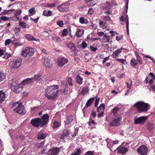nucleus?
Instances as JSON below:
<instances>
[{"instance_id":"f257e3e1","label":"nucleus","mask_w":155,"mask_h":155,"mask_svg":"<svg viewBox=\"0 0 155 155\" xmlns=\"http://www.w3.org/2000/svg\"><path fill=\"white\" fill-rule=\"evenodd\" d=\"M59 87L57 85L51 86L47 87L45 90V95L48 99L54 100L58 96Z\"/></svg>"},{"instance_id":"f03ea898","label":"nucleus","mask_w":155,"mask_h":155,"mask_svg":"<svg viewBox=\"0 0 155 155\" xmlns=\"http://www.w3.org/2000/svg\"><path fill=\"white\" fill-rule=\"evenodd\" d=\"M12 108L15 112L21 115H23L25 113V109L21 103H15L12 104Z\"/></svg>"},{"instance_id":"7ed1b4c3","label":"nucleus","mask_w":155,"mask_h":155,"mask_svg":"<svg viewBox=\"0 0 155 155\" xmlns=\"http://www.w3.org/2000/svg\"><path fill=\"white\" fill-rule=\"evenodd\" d=\"M135 107L137 111L140 112H146L148 110L149 105L142 101L136 102L133 106Z\"/></svg>"},{"instance_id":"20e7f679","label":"nucleus","mask_w":155,"mask_h":155,"mask_svg":"<svg viewBox=\"0 0 155 155\" xmlns=\"http://www.w3.org/2000/svg\"><path fill=\"white\" fill-rule=\"evenodd\" d=\"M35 51L33 48L26 47L22 52L21 55L25 58H29L34 55Z\"/></svg>"},{"instance_id":"39448f33","label":"nucleus","mask_w":155,"mask_h":155,"mask_svg":"<svg viewBox=\"0 0 155 155\" xmlns=\"http://www.w3.org/2000/svg\"><path fill=\"white\" fill-rule=\"evenodd\" d=\"M22 60L20 58H15L10 62V65L12 69L17 68L21 65Z\"/></svg>"},{"instance_id":"423d86ee","label":"nucleus","mask_w":155,"mask_h":155,"mask_svg":"<svg viewBox=\"0 0 155 155\" xmlns=\"http://www.w3.org/2000/svg\"><path fill=\"white\" fill-rule=\"evenodd\" d=\"M50 117L47 114H45L41 117V127H43L45 126H46L49 122Z\"/></svg>"},{"instance_id":"0eeeda50","label":"nucleus","mask_w":155,"mask_h":155,"mask_svg":"<svg viewBox=\"0 0 155 155\" xmlns=\"http://www.w3.org/2000/svg\"><path fill=\"white\" fill-rule=\"evenodd\" d=\"M137 151L141 155H147L148 149L145 145H143L137 149Z\"/></svg>"},{"instance_id":"6e6552de","label":"nucleus","mask_w":155,"mask_h":155,"mask_svg":"<svg viewBox=\"0 0 155 155\" xmlns=\"http://www.w3.org/2000/svg\"><path fill=\"white\" fill-rule=\"evenodd\" d=\"M145 116H141L138 117H135L134 118V124H143L147 120Z\"/></svg>"},{"instance_id":"1a4fd4ad","label":"nucleus","mask_w":155,"mask_h":155,"mask_svg":"<svg viewBox=\"0 0 155 155\" xmlns=\"http://www.w3.org/2000/svg\"><path fill=\"white\" fill-rule=\"evenodd\" d=\"M31 123L34 127H38L40 126L41 127V119L39 117L33 119L31 120Z\"/></svg>"},{"instance_id":"9d476101","label":"nucleus","mask_w":155,"mask_h":155,"mask_svg":"<svg viewBox=\"0 0 155 155\" xmlns=\"http://www.w3.org/2000/svg\"><path fill=\"white\" fill-rule=\"evenodd\" d=\"M121 119V117L120 116L115 117L112 121L110 123L109 126L113 127L119 125L120 124V121Z\"/></svg>"},{"instance_id":"9b49d317","label":"nucleus","mask_w":155,"mask_h":155,"mask_svg":"<svg viewBox=\"0 0 155 155\" xmlns=\"http://www.w3.org/2000/svg\"><path fill=\"white\" fill-rule=\"evenodd\" d=\"M68 61V59L65 58H59L58 59V65L60 67H62Z\"/></svg>"},{"instance_id":"f8f14e48","label":"nucleus","mask_w":155,"mask_h":155,"mask_svg":"<svg viewBox=\"0 0 155 155\" xmlns=\"http://www.w3.org/2000/svg\"><path fill=\"white\" fill-rule=\"evenodd\" d=\"M60 151V149L57 147H54L48 152V155H58Z\"/></svg>"},{"instance_id":"ddd939ff","label":"nucleus","mask_w":155,"mask_h":155,"mask_svg":"<svg viewBox=\"0 0 155 155\" xmlns=\"http://www.w3.org/2000/svg\"><path fill=\"white\" fill-rule=\"evenodd\" d=\"M43 63L46 67L48 68L51 67L52 65V62L47 58H44Z\"/></svg>"},{"instance_id":"4468645a","label":"nucleus","mask_w":155,"mask_h":155,"mask_svg":"<svg viewBox=\"0 0 155 155\" xmlns=\"http://www.w3.org/2000/svg\"><path fill=\"white\" fill-rule=\"evenodd\" d=\"M66 4H63L58 7V10L60 12L68 11L69 10V8L65 6Z\"/></svg>"},{"instance_id":"2eb2a0df","label":"nucleus","mask_w":155,"mask_h":155,"mask_svg":"<svg viewBox=\"0 0 155 155\" xmlns=\"http://www.w3.org/2000/svg\"><path fill=\"white\" fill-rule=\"evenodd\" d=\"M70 134V130H68L67 129H65L64 130L62 134H61V138L62 139H65L68 135Z\"/></svg>"},{"instance_id":"dca6fc26","label":"nucleus","mask_w":155,"mask_h":155,"mask_svg":"<svg viewBox=\"0 0 155 155\" xmlns=\"http://www.w3.org/2000/svg\"><path fill=\"white\" fill-rule=\"evenodd\" d=\"M117 149L118 153L122 154H124L128 151V149L127 147H121L119 148L118 147Z\"/></svg>"},{"instance_id":"f3484780","label":"nucleus","mask_w":155,"mask_h":155,"mask_svg":"<svg viewBox=\"0 0 155 155\" xmlns=\"http://www.w3.org/2000/svg\"><path fill=\"white\" fill-rule=\"evenodd\" d=\"M124 49L123 48H120L117 49L115 51L113 52L112 55V57L113 58H116L118 54L121 52L122 50Z\"/></svg>"},{"instance_id":"a211bd4d","label":"nucleus","mask_w":155,"mask_h":155,"mask_svg":"<svg viewBox=\"0 0 155 155\" xmlns=\"http://www.w3.org/2000/svg\"><path fill=\"white\" fill-rule=\"evenodd\" d=\"M25 37L30 41H37L39 40V39L36 40V39L32 35L29 34H26L24 35Z\"/></svg>"},{"instance_id":"6ab92c4d","label":"nucleus","mask_w":155,"mask_h":155,"mask_svg":"<svg viewBox=\"0 0 155 155\" xmlns=\"http://www.w3.org/2000/svg\"><path fill=\"white\" fill-rule=\"evenodd\" d=\"M47 134L43 133L42 131L40 132L38 134V138L39 139H43L47 136Z\"/></svg>"},{"instance_id":"aec40b11","label":"nucleus","mask_w":155,"mask_h":155,"mask_svg":"<svg viewBox=\"0 0 155 155\" xmlns=\"http://www.w3.org/2000/svg\"><path fill=\"white\" fill-rule=\"evenodd\" d=\"M5 94L2 91H0V104L2 103L5 100Z\"/></svg>"},{"instance_id":"412c9836","label":"nucleus","mask_w":155,"mask_h":155,"mask_svg":"<svg viewBox=\"0 0 155 155\" xmlns=\"http://www.w3.org/2000/svg\"><path fill=\"white\" fill-rule=\"evenodd\" d=\"M84 30L81 29H78L75 35L77 37H80L83 34Z\"/></svg>"},{"instance_id":"4be33fe9","label":"nucleus","mask_w":155,"mask_h":155,"mask_svg":"<svg viewBox=\"0 0 155 155\" xmlns=\"http://www.w3.org/2000/svg\"><path fill=\"white\" fill-rule=\"evenodd\" d=\"M110 36L109 35H107L105 34L102 38L101 41L104 42H109L110 41Z\"/></svg>"},{"instance_id":"5701e85b","label":"nucleus","mask_w":155,"mask_h":155,"mask_svg":"<svg viewBox=\"0 0 155 155\" xmlns=\"http://www.w3.org/2000/svg\"><path fill=\"white\" fill-rule=\"evenodd\" d=\"M106 141L107 143V146L108 148L111 151V148L113 147V141L110 139L107 138L106 140Z\"/></svg>"},{"instance_id":"b1692460","label":"nucleus","mask_w":155,"mask_h":155,"mask_svg":"<svg viewBox=\"0 0 155 155\" xmlns=\"http://www.w3.org/2000/svg\"><path fill=\"white\" fill-rule=\"evenodd\" d=\"M89 91V88L88 86H84L82 88V90L81 91V94L84 95L87 93Z\"/></svg>"},{"instance_id":"393cba45","label":"nucleus","mask_w":155,"mask_h":155,"mask_svg":"<svg viewBox=\"0 0 155 155\" xmlns=\"http://www.w3.org/2000/svg\"><path fill=\"white\" fill-rule=\"evenodd\" d=\"M95 99L94 98H91L89 99L85 105V107H89L91 105V104L93 102Z\"/></svg>"},{"instance_id":"a878e982","label":"nucleus","mask_w":155,"mask_h":155,"mask_svg":"<svg viewBox=\"0 0 155 155\" xmlns=\"http://www.w3.org/2000/svg\"><path fill=\"white\" fill-rule=\"evenodd\" d=\"M147 126V130L150 131H151L155 128V125L151 123H148Z\"/></svg>"},{"instance_id":"bb28decb","label":"nucleus","mask_w":155,"mask_h":155,"mask_svg":"<svg viewBox=\"0 0 155 155\" xmlns=\"http://www.w3.org/2000/svg\"><path fill=\"white\" fill-rule=\"evenodd\" d=\"M67 120L65 121L66 124H70L73 120V116L71 115L68 116L67 117Z\"/></svg>"},{"instance_id":"cd10ccee","label":"nucleus","mask_w":155,"mask_h":155,"mask_svg":"<svg viewBox=\"0 0 155 155\" xmlns=\"http://www.w3.org/2000/svg\"><path fill=\"white\" fill-rule=\"evenodd\" d=\"M76 82L79 85H81L82 83L83 78L79 75L76 77Z\"/></svg>"},{"instance_id":"c85d7f7f","label":"nucleus","mask_w":155,"mask_h":155,"mask_svg":"<svg viewBox=\"0 0 155 155\" xmlns=\"http://www.w3.org/2000/svg\"><path fill=\"white\" fill-rule=\"evenodd\" d=\"M68 47L70 48L72 51H74L75 50L76 48L75 46L71 42H69L67 44Z\"/></svg>"},{"instance_id":"c756f323","label":"nucleus","mask_w":155,"mask_h":155,"mask_svg":"<svg viewBox=\"0 0 155 155\" xmlns=\"http://www.w3.org/2000/svg\"><path fill=\"white\" fill-rule=\"evenodd\" d=\"M33 78H28L24 80L23 81V83H25L26 84H30L34 82Z\"/></svg>"},{"instance_id":"7c9ffc66","label":"nucleus","mask_w":155,"mask_h":155,"mask_svg":"<svg viewBox=\"0 0 155 155\" xmlns=\"http://www.w3.org/2000/svg\"><path fill=\"white\" fill-rule=\"evenodd\" d=\"M137 64L138 63L135 59L134 58L131 59L130 61V64L132 67L135 68V67Z\"/></svg>"},{"instance_id":"2f4dec72","label":"nucleus","mask_w":155,"mask_h":155,"mask_svg":"<svg viewBox=\"0 0 155 155\" xmlns=\"http://www.w3.org/2000/svg\"><path fill=\"white\" fill-rule=\"evenodd\" d=\"M61 123L58 121H55L53 123L52 127L54 129H56L61 125Z\"/></svg>"},{"instance_id":"473e14b6","label":"nucleus","mask_w":155,"mask_h":155,"mask_svg":"<svg viewBox=\"0 0 155 155\" xmlns=\"http://www.w3.org/2000/svg\"><path fill=\"white\" fill-rule=\"evenodd\" d=\"M79 22L81 24H87L88 23V20L87 19L84 18L83 17H81L79 19Z\"/></svg>"},{"instance_id":"72a5a7b5","label":"nucleus","mask_w":155,"mask_h":155,"mask_svg":"<svg viewBox=\"0 0 155 155\" xmlns=\"http://www.w3.org/2000/svg\"><path fill=\"white\" fill-rule=\"evenodd\" d=\"M105 108V104H101L99 107H97V112L101 111H104Z\"/></svg>"},{"instance_id":"f704fd0d","label":"nucleus","mask_w":155,"mask_h":155,"mask_svg":"<svg viewBox=\"0 0 155 155\" xmlns=\"http://www.w3.org/2000/svg\"><path fill=\"white\" fill-rule=\"evenodd\" d=\"M42 75H35L33 78L34 81H40L42 79Z\"/></svg>"},{"instance_id":"c9c22d12","label":"nucleus","mask_w":155,"mask_h":155,"mask_svg":"<svg viewBox=\"0 0 155 155\" xmlns=\"http://www.w3.org/2000/svg\"><path fill=\"white\" fill-rule=\"evenodd\" d=\"M19 25L21 27L23 28H25L26 27V24L24 21H19L18 23Z\"/></svg>"},{"instance_id":"e433bc0d","label":"nucleus","mask_w":155,"mask_h":155,"mask_svg":"<svg viewBox=\"0 0 155 155\" xmlns=\"http://www.w3.org/2000/svg\"><path fill=\"white\" fill-rule=\"evenodd\" d=\"M87 5L89 7L95 5L96 3L95 2L93 1V0H90L88 2H86Z\"/></svg>"},{"instance_id":"4c0bfd02","label":"nucleus","mask_w":155,"mask_h":155,"mask_svg":"<svg viewBox=\"0 0 155 155\" xmlns=\"http://www.w3.org/2000/svg\"><path fill=\"white\" fill-rule=\"evenodd\" d=\"M135 54L137 57V61L141 65L142 64V58L140 57L138 54Z\"/></svg>"},{"instance_id":"58836bf2","label":"nucleus","mask_w":155,"mask_h":155,"mask_svg":"<svg viewBox=\"0 0 155 155\" xmlns=\"http://www.w3.org/2000/svg\"><path fill=\"white\" fill-rule=\"evenodd\" d=\"M116 61H119L124 64H127V62H126L125 59L117 58L116 59Z\"/></svg>"},{"instance_id":"ea45409f","label":"nucleus","mask_w":155,"mask_h":155,"mask_svg":"<svg viewBox=\"0 0 155 155\" xmlns=\"http://www.w3.org/2000/svg\"><path fill=\"white\" fill-rule=\"evenodd\" d=\"M13 43L15 44V47H18L21 45V44L17 40L13 41Z\"/></svg>"},{"instance_id":"a19ab883","label":"nucleus","mask_w":155,"mask_h":155,"mask_svg":"<svg viewBox=\"0 0 155 155\" xmlns=\"http://www.w3.org/2000/svg\"><path fill=\"white\" fill-rule=\"evenodd\" d=\"M21 27L19 26H17L14 29V31L15 33H17L20 31Z\"/></svg>"},{"instance_id":"79ce46f5","label":"nucleus","mask_w":155,"mask_h":155,"mask_svg":"<svg viewBox=\"0 0 155 155\" xmlns=\"http://www.w3.org/2000/svg\"><path fill=\"white\" fill-rule=\"evenodd\" d=\"M81 153V151L80 148L77 149L75 152H74L71 155H80Z\"/></svg>"},{"instance_id":"37998d69","label":"nucleus","mask_w":155,"mask_h":155,"mask_svg":"<svg viewBox=\"0 0 155 155\" xmlns=\"http://www.w3.org/2000/svg\"><path fill=\"white\" fill-rule=\"evenodd\" d=\"M45 10L43 11V15L45 16H51L52 14V12L50 10L48 11V12H47V14H46V15H45Z\"/></svg>"},{"instance_id":"c03bdc74","label":"nucleus","mask_w":155,"mask_h":155,"mask_svg":"<svg viewBox=\"0 0 155 155\" xmlns=\"http://www.w3.org/2000/svg\"><path fill=\"white\" fill-rule=\"evenodd\" d=\"M0 19L1 20L4 21H7L10 20L11 18L5 16H3L0 17Z\"/></svg>"},{"instance_id":"a18cd8bd","label":"nucleus","mask_w":155,"mask_h":155,"mask_svg":"<svg viewBox=\"0 0 155 155\" xmlns=\"http://www.w3.org/2000/svg\"><path fill=\"white\" fill-rule=\"evenodd\" d=\"M12 86L14 88V91L16 93H18L19 92V91H18V89L19 88L18 86L17 85V86H15L13 84V83L12 84Z\"/></svg>"},{"instance_id":"49530a36","label":"nucleus","mask_w":155,"mask_h":155,"mask_svg":"<svg viewBox=\"0 0 155 155\" xmlns=\"http://www.w3.org/2000/svg\"><path fill=\"white\" fill-rule=\"evenodd\" d=\"M5 78V76L4 74L2 72H0V81H1L4 80Z\"/></svg>"},{"instance_id":"de8ad7c7","label":"nucleus","mask_w":155,"mask_h":155,"mask_svg":"<svg viewBox=\"0 0 155 155\" xmlns=\"http://www.w3.org/2000/svg\"><path fill=\"white\" fill-rule=\"evenodd\" d=\"M55 6V3H47L46 5V6L48 8L53 7Z\"/></svg>"},{"instance_id":"09e8293b","label":"nucleus","mask_w":155,"mask_h":155,"mask_svg":"<svg viewBox=\"0 0 155 155\" xmlns=\"http://www.w3.org/2000/svg\"><path fill=\"white\" fill-rule=\"evenodd\" d=\"M68 33V31L67 29H64L62 31V35L63 36H65L67 35Z\"/></svg>"},{"instance_id":"8fccbe9b","label":"nucleus","mask_w":155,"mask_h":155,"mask_svg":"<svg viewBox=\"0 0 155 155\" xmlns=\"http://www.w3.org/2000/svg\"><path fill=\"white\" fill-rule=\"evenodd\" d=\"M14 10V9L5 10L1 14V15H6L7 14H8L9 12H12Z\"/></svg>"},{"instance_id":"3c124183","label":"nucleus","mask_w":155,"mask_h":155,"mask_svg":"<svg viewBox=\"0 0 155 155\" xmlns=\"http://www.w3.org/2000/svg\"><path fill=\"white\" fill-rule=\"evenodd\" d=\"M72 79L71 78H68L67 79V81L68 82V84L70 86H72L73 85V84L72 83Z\"/></svg>"},{"instance_id":"603ef678","label":"nucleus","mask_w":155,"mask_h":155,"mask_svg":"<svg viewBox=\"0 0 155 155\" xmlns=\"http://www.w3.org/2000/svg\"><path fill=\"white\" fill-rule=\"evenodd\" d=\"M57 24L60 27H62L64 25V23L62 21H58L57 22Z\"/></svg>"},{"instance_id":"864d4df0","label":"nucleus","mask_w":155,"mask_h":155,"mask_svg":"<svg viewBox=\"0 0 155 155\" xmlns=\"http://www.w3.org/2000/svg\"><path fill=\"white\" fill-rule=\"evenodd\" d=\"M99 25L100 27L102 28L103 29H104L105 28V23L104 22H103L102 21H100L99 23Z\"/></svg>"},{"instance_id":"5fc2aeb1","label":"nucleus","mask_w":155,"mask_h":155,"mask_svg":"<svg viewBox=\"0 0 155 155\" xmlns=\"http://www.w3.org/2000/svg\"><path fill=\"white\" fill-rule=\"evenodd\" d=\"M82 47L83 48H85L87 46V43L84 41H83L81 43Z\"/></svg>"},{"instance_id":"6e6d98bb","label":"nucleus","mask_w":155,"mask_h":155,"mask_svg":"<svg viewBox=\"0 0 155 155\" xmlns=\"http://www.w3.org/2000/svg\"><path fill=\"white\" fill-rule=\"evenodd\" d=\"M11 55V54H10L6 53L4 55L3 58L5 59H7L8 58L10 57Z\"/></svg>"},{"instance_id":"4d7b16f0","label":"nucleus","mask_w":155,"mask_h":155,"mask_svg":"<svg viewBox=\"0 0 155 155\" xmlns=\"http://www.w3.org/2000/svg\"><path fill=\"white\" fill-rule=\"evenodd\" d=\"M119 110V107H115L112 110V113L114 114H116Z\"/></svg>"},{"instance_id":"13d9d810","label":"nucleus","mask_w":155,"mask_h":155,"mask_svg":"<svg viewBox=\"0 0 155 155\" xmlns=\"http://www.w3.org/2000/svg\"><path fill=\"white\" fill-rule=\"evenodd\" d=\"M52 38L54 40L57 41L60 39V38L58 36H53L52 37Z\"/></svg>"},{"instance_id":"bf43d9fd","label":"nucleus","mask_w":155,"mask_h":155,"mask_svg":"<svg viewBox=\"0 0 155 155\" xmlns=\"http://www.w3.org/2000/svg\"><path fill=\"white\" fill-rule=\"evenodd\" d=\"M12 40L10 39H7L5 41V44L6 46L8 45L11 42Z\"/></svg>"},{"instance_id":"052dcab7","label":"nucleus","mask_w":155,"mask_h":155,"mask_svg":"<svg viewBox=\"0 0 155 155\" xmlns=\"http://www.w3.org/2000/svg\"><path fill=\"white\" fill-rule=\"evenodd\" d=\"M105 34L103 32H99L97 33V35L101 37V38H102Z\"/></svg>"},{"instance_id":"680f3d73","label":"nucleus","mask_w":155,"mask_h":155,"mask_svg":"<svg viewBox=\"0 0 155 155\" xmlns=\"http://www.w3.org/2000/svg\"><path fill=\"white\" fill-rule=\"evenodd\" d=\"M90 49L91 51H93L94 52H95L97 50V48H96L94 47L93 46H91L90 47Z\"/></svg>"},{"instance_id":"e2e57ef3","label":"nucleus","mask_w":155,"mask_h":155,"mask_svg":"<svg viewBox=\"0 0 155 155\" xmlns=\"http://www.w3.org/2000/svg\"><path fill=\"white\" fill-rule=\"evenodd\" d=\"M84 155H94V154L92 151H89L86 153Z\"/></svg>"},{"instance_id":"0e129e2a","label":"nucleus","mask_w":155,"mask_h":155,"mask_svg":"<svg viewBox=\"0 0 155 155\" xmlns=\"http://www.w3.org/2000/svg\"><path fill=\"white\" fill-rule=\"evenodd\" d=\"M128 2H129V0H127L126 3V13H127V9L128 8Z\"/></svg>"},{"instance_id":"69168bd1","label":"nucleus","mask_w":155,"mask_h":155,"mask_svg":"<svg viewBox=\"0 0 155 155\" xmlns=\"http://www.w3.org/2000/svg\"><path fill=\"white\" fill-rule=\"evenodd\" d=\"M61 92L64 94V95H67L68 94V90L66 88L62 90Z\"/></svg>"},{"instance_id":"338daca9","label":"nucleus","mask_w":155,"mask_h":155,"mask_svg":"<svg viewBox=\"0 0 155 155\" xmlns=\"http://www.w3.org/2000/svg\"><path fill=\"white\" fill-rule=\"evenodd\" d=\"M21 13V10H19L15 14V16L17 18V16H18L20 15Z\"/></svg>"},{"instance_id":"774afa93","label":"nucleus","mask_w":155,"mask_h":155,"mask_svg":"<svg viewBox=\"0 0 155 155\" xmlns=\"http://www.w3.org/2000/svg\"><path fill=\"white\" fill-rule=\"evenodd\" d=\"M149 75L151 77L152 79L155 80V75L152 73L150 72Z\"/></svg>"}]
</instances>
